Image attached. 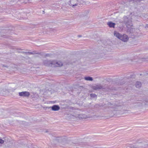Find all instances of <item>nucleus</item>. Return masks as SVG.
I'll return each mask as SVG.
<instances>
[{
  "mask_svg": "<svg viewBox=\"0 0 148 148\" xmlns=\"http://www.w3.org/2000/svg\"><path fill=\"white\" fill-rule=\"evenodd\" d=\"M141 83L140 82H137L136 84V86L137 88H139L141 86Z\"/></svg>",
  "mask_w": 148,
  "mask_h": 148,
  "instance_id": "nucleus-9",
  "label": "nucleus"
},
{
  "mask_svg": "<svg viewBox=\"0 0 148 148\" xmlns=\"http://www.w3.org/2000/svg\"><path fill=\"white\" fill-rule=\"evenodd\" d=\"M51 109L53 111H56L60 109V108L59 106L55 105L51 107Z\"/></svg>",
  "mask_w": 148,
  "mask_h": 148,
  "instance_id": "nucleus-6",
  "label": "nucleus"
},
{
  "mask_svg": "<svg viewBox=\"0 0 148 148\" xmlns=\"http://www.w3.org/2000/svg\"><path fill=\"white\" fill-rule=\"evenodd\" d=\"M145 27H148V25H146Z\"/></svg>",
  "mask_w": 148,
  "mask_h": 148,
  "instance_id": "nucleus-18",
  "label": "nucleus"
},
{
  "mask_svg": "<svg viewBox=\"0 0 148 148\" xmlns=\"http://www.w3.org/2000/svg\"><path fill=\"white\" fill-rule=\"evenodd\" d=\"M146 104V103H145V102H143V104Z\"/></svg>",
  "mask_w": 148,
  "mask_h": 148,
  "instance_id": "nucleus-17",
  "label": "nucleus"
},
{
  "mask_svg": "<svg viewBox=\"0 0 148 148\" xmlns=\"http://www.w3.org/2000/svg\"><path fill=\"white\" fill-rule=\"evenodd\" d=\"M108 25L110 27L114 28V26L115 25V24L110 22L108 23Z\"/></svg>",
  "mask_w": 148,
  "mask_h": 148,
  "instance_id": "nucleus-8",
  "label": "nucleus"
},
{
  "mask_svg": "<svg viewBox=\"0 0 148 148\" xmlns=\"http://www.w3.org/2000/svg\"><path fill=\"white\" fill-rule=\"evenodd\" d=\"M81 118L85 119L86 118L85 115H83V117H81Z\"/></svg>",
  "mask_w": 148,
  "mask_h": 148,
  "instance_id": "nucleus-13",
  "label": "nucleus"
},
{
  "mask_svg": "<svg viewBox=\"0 0 148 148\" xmlns=\"http://www.w3.org/2000/svg\"><path fill=\"white\" fill-rule=\"evenodd\" d=\"M114 35L118 39L124 42H126L129 39L128 36L125 34H121L116 31H114Z\"/></svg>",
  "mask_w": 148,
  "mask_h": 148,
  "instance_id": "nucleus-3",
  "label": "nucleus"
},
{
  "mask_svg": "<svg viewBox=\"0 0 148 148\" xmlns=\"http://www.w3.org/2000/svg\"><path fill=\"white\" fill-rule=\"evenodd\" d=\"M20 96L23 97H28L30 95L29 92L27 91H24L19 93Z\"/></svg>",
  "mask_w": 148,
  "mask_h": 148,
  "instance_id": "nucleus-5",
  "label": "nucleus"
},
{
  "mask_svg": "<svg viewBox=\"0 0 148 148\" xmlns=\"http://www.w3.org/2000/svg\"><path fill=\"white\" fill-rule=\"evenodd\" d=\"M124 22L126 25L127 27L129 29H133V24L132 23V18L130 16H124L123 17Z\"/></svg>",
  "mask_w": 148,
  "mask_h": 148,
  "instance_id": "nucleus-2",
  "label": "nucleus"
},
{
  "mask_svg": "<svg viewBox=\"0 0 148 148\" xmlns=\"http://www.w3.org/2000/svg\"><path fill=\"white\" fill-rule=\"evenodd\" d=\"M145 101L146 102H148V100H145V101Z\"/></svg>",
  "mask_w": 148,
  "mask_h": 148,
  "instance_id": "nucleus-19",
  "label": "nucleus"
},
{
  "mask_svg": "<svg viewBox=\"0 0 148 148\" xmlns=\"http://www.w3.org/2000/svg\"><path fill=\"white\" fill-rule=\"evenodd\" d=\"M4 140L2 139H0V143L3 144L4 143Z\"/></svg>",
  "mask_w": 148,
  "mask_h": 148,
  "instance_id": "nucleus-12",
  "label": "nucleus"
},
{
  "mask_svg": "<svg viewBox=\"0 0 148 148\" xmlns=\"http://www.w3.org/2000/svg\"><path fill=\"white\" fill-rule=\"evenodd\" d=\"M78 1L77 0H70L69 2V4L70 6H72L74 7L75 6L77 5Z\"/></svg>",
  "mask_w": 148,
  "mask_h": 148,
  "instance_id": "nucleus-4",
  "label": "nucleus"
},
{
  "mask_svg": "<svg viewBox=\"0 0 148 148\" xmlns=\"http://www.w3.org/2000/svg\"><path fill=\"white\" fill-rule=\"evenodd\" d=\"M84 79L87 81H92L93 80L92 78L90 77H84Z\"/></svg>",
  "mask_w": 148,
  "mask_h": 148,
  "instance_id": "nucleus-10",
  "label": "nucleus"
},
{
  "mask_svg": "<svg viewBox=\"0 0 148 148\" xmlns=\"http://www.w3.org/2000/svg\"><path fill=\"white\" fill-rule=\"evenodd\" d=\"M84 3V2H82L81 3L82 4H83Z\"/></svg>",
  "mask_w": 148,
  "mask_h": 148,
  "instance_id": "nucleus-21",
  "label": "nucleus"
},
{
  "mask_svg": "<svg viewBox=\"0 0 148 148\" xmlns=\"http://www.w3.org/2000/svg\"><path fill=\"white\" fill-rule=\"evenodd\" d=\"M120 3L121 4H123V3H125V2L124 1H123V2H120Z\"/></svg>",
  "mask_w": 148,
  "mask_h": 148,
  "instance_id": "nucleus-14",
  "label": "nucleus"
},
{
  "mask_svg": "<svg viewBox=\"0 0 148 148\" xmlns=\"http://www.w3.org/2000/svg\"><path fill=\"white\" fill-rule=\"evenodd\" d=\"M27 53H29V54H34V53H32V52H28Z\"/></svg>",
  "mask_w": 148,
  "mask_h": 148,
  "instance_id": "nucleus-15",
  "label": "nucleus"
},
{
  "mask_svg": "<svg viewBox=\"0 0 148 148\" xmlns=\"http://www.w3.org/2000/svg\"><path fill=\"white\" fill-rule=\"evenodd\" d=\"M90 96L91 97L95 98L97 97V95L95 94H90Z\"/></svg>",
  "mask_w": 148,
  "mask_h": 148,
  "instance_id": "nucleus-11",
  "label": "nucleus"
},
{
  "mask_svg": "<svg viewBox=\"0 0 148 148\" xmlns=\"http://www.w3.org/2000/svg\"><path fill=\"white\" fill-rule=\"evenodd\" d=\"M82 36L81 35H78V37H80Z\"/></svg>",
  "mask_w": 148,
  "mask_h": 148,
  "instance_id": "nucleus-16",
  "label": "nucleus"
},
{
  "mask_svg": "<svg viewBox=\"0 0 148 148\" xmlns=\"http://www.w3.org/2000/svg\"><path fill=\"white\" fill-rule=\"evenodd\" d=\"M85 4H88V3H85Z\"/></svg>",
  "mask_w": 148,
  "mask_h": 148,
  "instance_id": "nucleus-22",
  "label": "nucleus"
},
{
  "mask_svg": "<svg viewBox=\"0 0 148 148\" xmlns=\"http://www.w3.org/2000/svg\"><path fill=\"white\" fill-rule=\"evenodd\" d=\"M102 88V86L100 85H97L93 86V89L95 90L100 89Z\"/></svg>",
  "mask_w": 148,
  "mask_h": 148,
  "instance_id": "nucleus-7",
  "label": "nucleus"
},
{
  "mask_svg": "<svg viewBox=\"0 0 148 148\" xmlns=\"http://www.w3.org/2000/svg\"><path fill=\"white\" fill-rule=\"evenodd\" d=\"M132 13H131V14L132 15Z\"/></svg>",
  "mask_w": 148,
  "mask_h": 148,
  "instance_id": "nucleus-23",
  "label": "nucleus"
},
{
  "mask_svg": "<svg viewBox=\"0 0 148 148\" xmlns=\"http://www.w3.org/2000/svg\"><path fill=\"white\" fill-rule=\"evenodd\" d=\"M48 55H49V54H47L46 55V56H48Z\"/></svg>",
  "mask_w": 148,
  "mask_h": 148,
  "instance_id": "nucleus-20",
  "label": "nucleus"
},
{
  "mask_svg": "<svg viewBox=\"0 0 148 148\" xmlns=\"http://www.w3.org/2000/svg\"><path fill=\"white\" fill-rule=\"evenodd\" d=\"M43 64L45 66L53 67H60L63 65L62 62L60 61L57 62L56 61H51L48 60H45Z\"/></svg>",
  "mask_w": 148,
  "mask_h": 148,
  "instance_id": "nucleus-1",
  "label": "nucleus"
}]
</instances>
